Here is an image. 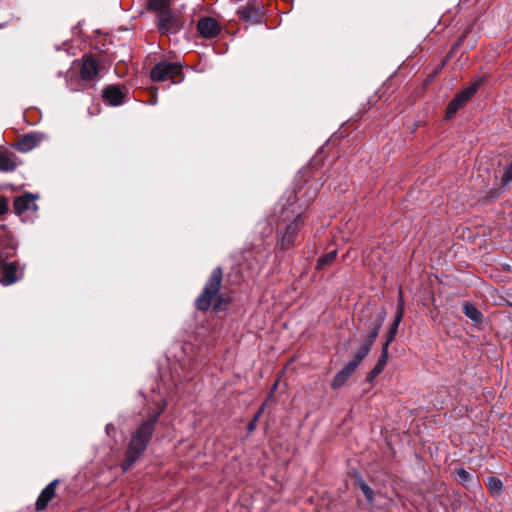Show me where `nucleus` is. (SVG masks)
<instances>
[{
    "label": "nucleus",
    "instance_id": "f257e3e1",
    "mask_svg": "<svg viewBox=\"0 0 512 512\" xmlns=\"http://www.w3.org/2000/svg\"><path fill=\"white\" fill-rule=\"evenodd\" d=\"M302 207L297 204L294 191L287 192L276 204L273 218L277 223V236L282 249H289L295 244L297 234L304 220Z\"/></svg>",
    "mask_w": 512,
    "mask_h": 512
},
{
    "label": "nucleus",
    "instance_id": "f03ea898",
    "mask_svg": "<svg viewBox=\"0 0 512 512\" xmlns=\"http://www.w3.org/2000/svg\"><path fill=\"white\" fill-rule=\"evenodd\" d=\"M166 406L167 402L162 400L158 404L157 410L149 414L148 418L144 419L131 435L126 457L121 464L124 472L128 471L146 450L154 432L155 425Z\"/></svg>",
    "mask_w": 512,
    "mask_h": 512
},
{
    "label": "nucleus",
    "instance_id": "7ed1b4c3",
    "mask_svg": "<svg viewBox=\"0 0 512 512\" xmlns=\"http://www.w3.org/2000/svg\"><path fill=\"white\" fill-rule=\"evenodd\" d=\"M385 312L381 311L374 315H371L369 320L365 322V327L367 329V334L365 336L363 344L356 351L354 358L349 361V363L354 364V367H358L360 363L365 359V357L369 354L379 331L385 321Z\"/></svg>",
    "mask_w": 512,
    "mask_h": 512
},
{
    "label": "nucleus",
    "instance_id": "20e7f679",
    "mask_svg": "<svg viewBox=\"0 0 512 512\" xmlns=\"http://www.w3.org/2000/svg\"><path fill=\"white\" fill-rule=\"evenodd\" d=\"M223 271L220 267L215 268L206 282L201 294L195 301V306L200 311H207L213 300L218 295L222 283Z\"/></svg>",
    "mask_w": 512,
    "mask_h": 512
},
{
    "label": "nucleus",
    "instance_id": "39448f33",
    "mask_svg": "<svg viewBox=\"0 0 512 512\" xmlns=\"http://www.w3.org/2000/svg\"><path fill=\"white\" fill-rule=\"evenodd\" d=\"M150 74L151 79L155 82L169 80L172 83L177 84L184 78L182 65L179 62H159L153 67Z\"/></svg>",
    "mask_w": 512,
    "mask_h": 512
},
{
    "label": "nucleus",
    "instance_id": "423d86ee",
    "mask_svg": "<svg viewBox=\"0 0 512 512\" xmlns=\"http://www.w3.org/2000/svg\"><path fill=\"white\" fill-rule=\"evenodd\" d=\"M481 85V80L474 81L468 87L458 93L448 104L445 117L447 119L452 118L457 113V111L461 109L466 104V102L476 93Z\"/></svg>",
    "mask_w": 512,
    "mask_h": 512
},
{
    "label": "nucleus",
    "instance_id": "0eeeda50",
    "mask_svg": "<svg viewBox=\"0 0 512 512\" xmlns=\"http://www.w3.org/2000/svg\"><path fill=\"white\" fill-rule=\"evenodd\" d=\"M25 267L19 262L0 263V283L5 286L15 284L24 276Z\"/></svg>",
    "mask_w": 512,
    "mask_h": 512
},
{
    "label": "nucleus",
    "instance_id": "6e6552de",
    "mask_svg": "<svg viewBox=\"0 0 512 512\" xmlns=\"http://www.w3.org/2000/svg\"><path fill=\"white\" fill-rule=\"evenodd\" d=\"M37 195L25 193L14 200L13 207L20 216H33L38 210Z\"/></svg>",
    "mask_w": 512,
    "mask_h": 512
},
{
    "label": "nucleus",
    "instance_id": "1a4fd4ad",
    "mask_svg": "<svg viewBox=\"0 0 512 512\" xmlns=\"http://www.w3.org/2000/svg\"><path fill=\"white\" fill-rule=\"evenodd\" d=\"M181 23L178 17H176L170 10L161 11L158 14L157 27L161 34H175L181 29Z\"/></svg>",
    "mask_w": 512,
    "mask_h": 512
},
{
    "label": "nucleus",
    "instance_id": "9d476101",
    "mask_svg": "<svg viewBox=\"0 0 512 512\" xmlns=\"http://www.w3.org/2000/svg\"><path fill=\"white\" fill-rule=\"evenodd\" d=\"M197 30L203 38L211 39L220 33L221 27L214 18L203 17L197 23Z\"/></svg>",
    "mask_w": 512,
    "mask_h": 512
},
{
    "label": "nucleus",
    "instance_id": "9b49d317",
    "mask_svg": "<svg viewBox=\"0 0 512 512\" xmlns=\"http://www.w3.org/2000/svg\"><path fill=\"white\" fill-rule=\"evenodd\" d=\"M99 66L96 60L91 57L83 58L81 66V78L85 81H92L98 78Z\"/></svg>",
    "mask_w": 512,
    "mask_h": 512
},
{
    "label": "nucleus",
    "instance_id": "f8f14e48",
    "mask_svg": "<svg viewBox=\"0 0 512 512\" xmlns=\"http://www.w3.org/2000/svg\"><path fill=\"white\" fill-rule=\"evenodd\" d=\"M58 480L50 482L40 493L35 506L38 511L44 510L48 503L54 498Z\"/></svg>",
    "mask_w": 512,
    "mask_h": 512
},
{
    "label": "nucleus",
    "instance_id": "ddd939ff",
    "mask_svg": "<svg viewBox=\"0 0 512 512\" xmlns=\"http://www.w3.org/2000/svg\"><path fill=\"white\" fill-rule=\"evenodd\" d=\"M103 98L112 106H118L123 102L124 93L119 86L110 85L103 91Z\"/></svg>",
    "mask_w": 512,
    "mask_h": 512
},
{
    "label": "nucleus",
    "instance_id": "4468645a",
    "mask_svg": "<svg viewBox=\"0 0 512 512\" xmlns=\"http://www.w3.org/2000/svg\"><path fill=\"white\" fill-rule=\"evenodd\" d=\"M356 369L357 368L354 367V364H351L348 362L344 366V368L335 375V377L331 383L332 388L338 389V388L342 387L346 383L348 378L354 373V371Z\"/></svg>",
    "mask_w": 512,
    "mask_h": 512
},
{
    "label": "nucleus",
    "instance_id": "2eb2a0df",
    "mask_svg": "<svg viewBox=\"0 0 512 512\" xmlns=\"http://www.w3.org/2000/svg\"><path fill=\"white\" fill-rule=\"evenodd\" d=\"M17 167L13 153L0 149V171L11 172Z\"/></svg>",
    "mask_w": 512,
    "mask_h": 512
},
{
    "label": "nucleus",
    "instance_id": "dca6fc26",
    "mask_svg": "<svg viewBox=\"0 0 512 512\" xmlns=\"http://www.w3.org/2000/svg\"><path fill=\"white\" fill-rule=\"evenodd\" d=\"M402 317H403V311H402V308H399L397 313H396V316H395V319H394L393 323L389 327V330H388L387 335H386V340L383 343V344H387V348H389V345L395 339V336L397 334L398 327H399V324H400V322L402 320Z\"/></svg>",
    "mask_w": 512,
    "mask_h": 512
},
{
    "label": "nucleus",
    "instance_id": "f3484780",
    "mask_svg": "<svg viewBox=\"0 0 512 512\" xmlns=\"http://www.w3.org/2000/svg\"><path fill=\"white\" fill-rule=\"evenodd\" d=\"M237 13L245 21H256L259 10L255 6L245 5L239 7Z\"/></svg>",
    "mask_w": 512,
    "mask_h": 512
},
{
    "label": "nucleus",
    "instance_id": "a211bd4d",
    "mask_svg": "<svg viewBox=\"0 0 512 512\" xmlns=\"http://www.w3.org/2000/svg\"><path fill=\"white\" fill-rule=\"evenodd\" d=\"M38 143V139L34 134L24 135L18 142V149L23 152L32 150Z\"/></svg>",
    "mask_w": 512,
    "mask_h": 512
},
{
    "label": "nucleus",
    "instance_id": "6ab92c4d",
    "mask_svg": "<svg viewBox=\"0 0 512 512\" xmlns=\"http://www.w3.org/2000/svg\"><path fill=\"white\" fill-rule=\"evenodd\" d=\"M463 312L473 322L481 323V321H482L481 312L470 302H465L463 304Z\"/></svg>",
    "mask_w": 512,
    "mask_h": 512
},
{
    "label": "nucleus",
    "instance_id": "aec40b11",
    "mask_svg": "<svg viewBox=\"0 0 512 512\" xmlns=\"http://www.w3.org/2000/svg\"><path fill=\"white\" fill-rule=\"evenodd\" d=\"M357 483L362 493L364 494L367 502L370 505H373L375 501V493L373 489H371L369 485L361 477L358 478Z\"/></svg>",
    "mask_w": 512,
    "mask_h": 512
},
{
    "label": "nucleus",
    "instance_id": "412c9836",
    "mask_svg": "<svg viewBox=\"0 0 512 512\" xmlns=\"http://www.w3.org/2000/svg\"><path fill=\"white\" fill-rule=\"evenodd\" d=\"M336 256H337L336 250L328 252L327 254H325L324 256L319 258L316 268L322 269L324 266L332 263L336 259Z\"/></svg>",
    "mask_w": 512,
    "mask_h": 512
},
{
    "label": "nucleus",
    "instance_id": "4be33fe9",
    "mask_svg": "<svg viewBox=\"0 0 512 512\" xmlns=\"http://www.w3.org/2000/svg\"><path fill=\"white\" fill-rule=\"evenodd\" d=\"M170 1L171 0H149V6L159 13L161 11H169L167 8L169 7Z\"/></svg>",
    "mask_w": 512,
    "mask_h": 512
},
{
    "label": "nucleus",
    "instance_id": "5701e85b",
    "mask_svg": "<svg viewBox=\"0 0 512 512\" xmlns=\"http://www.w3.org/2000/svg\"><path fill=\"white\" fill-rule=\"evenodd\" d=\"M488 487L493 494H498L502 490L503 484L499 478L489 477Z\"/></svg>",
    "mask_w": 512,
    "mask_h": 512
},
{
    "label": "nucleus",
    "instance_id": "b1692460",
    "mask_svg": "<svg viewBox=\"0 0 512 512\" xmlns=\"http://www.w3.org/2000/svg\"><path fill=\"white\" fill-rule=\"evenodd\" d=\"M455 472L460 483L464 486H467L472 478L471 474L463 468H459Z\"/></svg>",
    "mask_w": 512,
    "mask_h": 512
},
{
    "label": "nucleus",
    "instance_id": "393cba45",
    "mask_svg": "<svg viewBox=\"0 0 512 512\" xmlns=\"http://www.w3.org/2000/svg\"><path fill=\"white\" fill-rule=\"evenodd\" d=\"M388 356H389V352H388L387 344H383L382 349H381V355L379 356L378 361L376 363L379 366V368H383V369L385 368V366L388 362Z\"/></svg>",
    "mask_w": 512,
    "mask_h": 512
},
{
    "label": "nucleus",
    "instance_id": "a878e982",
    "mask_svg": "<svg viewBox=\"0 0 512 512\" xmlns=\"http://www.w3.org/2000/svg\"><path fill=\"white\" fill-rule=\"evenodd\" d=\"M511 182H512V162L505 167L504 173L502 175V183L504 185H508Z\"/></svg>",
    "mask_w": 512,
    "mask_h": 512
},
{
    "label": "nucleus",
    "instance_id": "bb28decb",
    "mask_svg": "<svg viewBox=\"0 0 512 512\" xmlns=\"http://www.w3.org/2000/svg\"><path fill=\"white\" fill-rule=\"evenodd\" d=\"M264 410V405L260 407L259 411L256 413V415L254 416V418L250 421V423L248 424V431L249 432H252L255 428H256V423L259 419V417L261 416L262 412Z\"/></svg>",
    "mask_w": 512,
    "mask_h": 512
},
{
    "label": "nucleus",
    "instance_id": "cd10ccee",
    "mask_svg": "<svg viewBox=\"0 0 512 512\" xmlns=\"http://www.w3.org/2000/svg\"><path fill=\"white\" fill-rule=\"evenodd\" d=\"M383 370V368H379V366L376 364L375 367L367 375V381L372 382Z\"/></svg>",
    "mask_w": 512,
    "mask_h": 512
},
{
    "label": "nucleus",
    "instance_id": "c85d7f7f",
    "mask_svg": "<svg viewBox=\"0 0 512 512\" xmlns=\"http://www.w3.org/2000/svg\"><path fill=\"white\" fill-rule=\"evenodd\" d=\"M8 211V201L4 196H0V215L6 214Z\"/></svg>",
    "mask_w": 512,
    "mask_h": 512
},
{
    "label": "nucleus",
    "instance_id": "c756f323",
    "mask_svg": "<svg viewBox=\"0 0 512 512\" xmlns=\"http://www.w3.org/2000/svg\"><path fill=\"white\" fill-rule=\"evenodd\" d=\"M490 193H491L492 198H496L501 194V189H495V190L491 191Z\"/></svg>",
    "mask_w": 512,
    "mask_h": 512
},
{
    "label": "nucleus",
    "instance_id": "7c9ffc66",
    "mask_svg": "<svg viewBox=\"0 0 512 512\" xmlns=\"http://www.w3.org/2000/svg\"><path fill=\"white\" fill-rule=\"evenodd\" d=\"M111 429H114L113 424H107V425H106V433H107V434H110Z\"/></svg>",
    "mask_w": 512,
    "mask_h": 512
},
{
    "label": "nucleus",
    "instance_id": "2f4dec72",
    "mask_svg": "<svg viewBox=\"0 0 512 512\" xmlns=\"http://www.w3.org/2000/svg\"><path fill=\"white\" fill-rule=\"evenodd\" d=\"M277 384H278V382H276V383L274 384V386H273V388H272V391H274V390L277 388Z\"/></svg>",
    "mask_w": 512,
    "mask_h": 512
},
{
    "label": "nucleus",
    "instance_id": "473e14b6",
    "mask_svg": "<svg viewBox=\"0 0 512 512\" xmlns=\"http://www.w3.org/2000/svg\"><path fill=\"white\" fill-rule=\"evenodd\" d=\"M3 229L5 230L6 229V226L5 225H0V230Z\"/></svg>",
    "mask_w": 512,
    "mask_h": 512
},
{
    "label": "nucleus",
    "instance_id": "72a5a7b5",
    "mask_svg": "<svg viewBox=\"0 0 512 512\" xmlns=\"http://www.w3.org/2000/svg\"><path fill=\"white\" fill-rule=\"evenodd\" d=\"M219 306H220V303H217V304L214 306V308H215V309H218V308H219Z\"/></svg>",
    "mask_w": 512,
    "mask_h": 512
}]
</instances>
